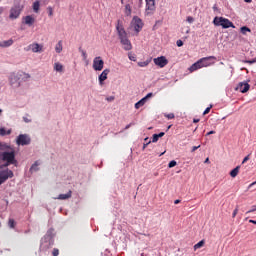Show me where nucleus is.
Returning a JSON list of instances; mask_svg holds the SVG:
<instances>
[{"mask_svg": "<svg viewBox=\"0 0 256 256\" xmlns=\"http://www.w3.org/2000/svg\"><path fill=\"white\" fill-rule=\"evenodd\" d=\"M147 65H149V61L138 62V67H147Z\"/></svg>", "mask_w": 256, "mask_h": 256, "instance_id": "obj_33", "label": "nucleus"}, {"mask_svg": "<svg viewBox=\"0 0 256 256\" xmlns=\"http://www.w3.org/2000/svg\"><path fill=\"white\" fill-rule=\"evenodd\" d=\"M22 11H23V5L15 4L10 9L9 19H11L12 21H15V19H19Z\"/></svg>", "mask_w": 256, "mask_h": 256, "instance_id": "obj_7", "label": "nucleus"}, {"mask_svg": "<svg viewBox=\"0 0 256 256\" xmlns=\"http://www.w3.org/2000/svg\"><path fill=\"white\" fill-rule=\"evenodd\" d=\"M132 125H135L133 122H131L130 124L126 125L125 129H130V127H132Z\"/></svg>", "mask_w": 256, "mask_h": 256, "instance_id": "obj_50", "label": "nucleus"}, {"mask_svg": "<svg viewBox=\"0 0 256 256\" xmlns=\"http://www.w3.org/2000/svg\"><path fill=\"white\" fill-rule=\"evenodd\" d=\"M158 141H159V138H158L157 134H153L152 143H157Z\"/></svg>", "mask_w": 256, "mask_h": 256, "instance_id": "obj_37", "label": "nucleus"}, {"mask_svg": "<svg viewBox=\"0 0 256 256\" xmlns=\"http://www.w3.org/2000/svg\"><path fill=\"white\" fill-rule=\"evenodd\" d=\"M249 223H253V225H256V220H249Z\"/></svg>", "mask_w": 256, "mask_h": 256, "instance_id": "obj_55", "label": "nucleus"}, {"mask_svg": "<svg viewBox=\"0 0 256 256\" xmlns=\"http://www.w3.org/2000/svg\"><path fill=\"white\" fill-rule=\"evenodd\" d=\"M239 169H241V166H237L236 168L231 170L230 176L233 178L237 177V175H239Z\"/></svg>", "mask_w": 256, "mask_h": 256, "instance_id": "obj_26", "label": "nucleus"}, {"mask_svg": "<svg viewBox=\"0 0 256 256\" xmlns=\"http://www.w3.org/2000/svg\"><path fill=\"white\" fill-rule=\"evenodd\" d=\"M204 163H209V158H206Z\"/></svg>", "mask_w": 256, "mask_h": 256, "instance_id": "obj_60", "label": "nucleus"}, {"mask_svg": "<svg viewBox=\"0 0 256 256\" xmlns=\"http://www.w3.org/2000/svg\"><path fill=\"white\" fill-rule=\"evenodd\" d=\"M203 245H205V241L201 240L200 242H198L197 244L194 245V249H201V247H203Z\"/></svg>", "mask_w": 256, "mask_h": 256, "instance_id": "obj_29", "label": "nucleus"}, {"mask_svg": "<svg viewBox=\"0 0 256 256\" xmlns=\"http://www.w3.org/2000/svg\"><path fill=\"white\" fill-rule=\"evenodd\" d=\"M153 62L155 65H157L161 69H163V67H165L167 63H169V61L167 60V58H165V56L154 58Z\"/></svg>", "mask_w": 256, "mask_h": 256, "instance_id": "obj_13", "label": "nucleus"}, {"mask_svg": "<svg viewBox=\"0 0 256 256\" xmlns=\"http://www.w3.org/2000/svg\"><path fill=\"white\" fill-rule=\"evenodd\" d=\"M41 5H40V3H39V1H35L34 3H33V11H34V13H39V7H40Z\"/></svg>", "mask_w": 256, "mask_h": 256, "instance_id": "obj_27", "label": "nucleus"}, {"mask_svg": "<svg viewBox=\"0 0 256 256\" xmlns=\"http://www.w3.org/2000/svg\"><path fill=\"white\" fill-rule=\"evenodd\" d=\"M111 73V70L104 69L98 77L99 85H103L104 81H107V76Z\"/></svg>", "mask_w": 256, "mask_h": 256, "instance_id": "obj_15", "label": "nucleus"}, {"mask_svg": "<svg viewBox=\"0 0 256 256\" xmlns=\"http://www.w3.org/2000/svg\"><path fill=\"white\" fill-rule=\"evenodd\" d=\"M155 0H146L145 15L151 16L155 13Z\"/></svg>", "mask_w": 256, "mask_h": 256, "instance_id": "obj_11", "label": "nucleus"}, {"mask_svg": "<svg viewBox=\"0 0 256 256\" xmlns=\"http://www.w3.org/2000/svg\"><path fill=\"white\" fill-rule=\"evenodd\" d=\"M254 185H256V181H255V182H252V183L249 185V189H251V187H253Z\"/></svg>", "mask_w": 256, "mask_h": 256, "instance_id": "obj_53", "label": "nucleus"}, {"mask_svg": "<svg viewBox=\"0 0 256 256\" xmlns=\"http://www.w3.org/2000/svg\"><path fill=\"white\" fill-rule=\"evenodd\" d=\"M164 117H166L167 119H175V114L173 113L165 114Z\"/></svg>", "mask_w": 256, "mask_h": 256, "instance_id": "obj_36", "label": "nucleus"}, {"mask_svg": "<svg viewBox=\"0 0 256 256\" xmlns=\"http://www.w3.org/2000/svg\"><path fill=\"white\" fill-rule=\"evenodd\" d=\"M47 11H48L49 17H53V7L49 6V7L47 8Z\"/></svg>", "mask_w": 256, "mask_h": 256, "instance_id": "obj_35", "label": "nucleus"}, {"mask_svg": "<svg viewBox=\"0 0 256 256\" xmlns=\"http://www.w3.org/2000/svg\"><path fill=\"white\" fill-rule=\"evenodd\" d=\"M52 254H53V256H58L59 255V249L54 248Z\"/></svg>", "mask_w": 256, "mask_h": 256, "instance_id": "obj_43", "label": "nucleus"}, {"mask_svg": "<svg viewBox=\"0 0 256 256\" xmlns=\"http://www.w3.org/2000/svg\"><path fill=\"white\" fill-rule=\"evenodd\" d=\"M55 237V230L53 228H50L46 235L41 239L40 243V253H47L51 247H53L55 240L53 239Z\"/></svg>", "mask_w": 256, "mask_h": 256, "instance_id": "obj_3", "label": "nucleus"}, {"mask_svg": "<svg viewBox=\"0 0 256 256\" xmlns=\"http://www.w3.org/2000/svg\"><path fill=\"white\" fill-rule=\"evenodd\" d=\"M130 61H135V58L129 57Z\"/></svg>", "mask_w": 256, "mask_h": 256, "instance_id": "obj_62", "label": "nucleus"}, {"mask_svg": "<svg viewBox=\"0 0 256 256\" xmlns=\"http://www.w3.org/2000/svg\"><path fill=\"white\" fill-rule=\"evenodd\" d=\"M9 165H11V164H9V162H6V163L4 164V167H9Z\"/></svg>", "mask_w": 256, "mask_h": 256, "instance_id": "obj_58", "label": "nucleus"}, {"mask_svg": "<svg viewBox=\"0 0 256 256\" xmlns=\"http://www.w3.org/2000/svg\"><path fill=\"white\" fill-rule=\"evenodd\" d=\"M158 138L160 139V137H165V132H160L159 134H157Z\"/></svg>", "mask_w": 256, "mask_h": 256, "instance_id": "obj_48", "label": "nucleus"}, {"mask_svg": "<svg viewBox=\"0 0 256 256\" xmlns=\"http://www.w3.org/2000/svg\"><path fill=\"white\" fill-rule=\"evenodd\" d=\"M237 213H239V208H236L233 213H232V217L235 218L237 217Z\"/></svg>", "mask_w": 256, "mask_h": 256, "instance_id": "obj_42", "label": "nucleus"}, {"mask_svg": "<svg viewBox=\"0 0 256 256\" xmlns=\"http://www.w3.org/2000/svg\"><path fill=\"white\" fill-rule=\"evenodd\" d=\"M244 63H248L249 65H253V63H256V58L252 60H245Z\"/></svg>", "mask_w": 256, "mask_h": 256, "instance_id": "obj_39", "label": "nucleus"}, {"mask_svg": "<svg viewBox=\"0 0 256 256\" xmlns=\"http://www.w3.org/2000/svg\"><path fill=\"white\" fill-rule=\"evenodd\" d=\"M39 165H41V162L39 160L35 161L30 167V173H37L39 171Z\"/></svg>", "mask_w": 256, "mask_h": 256, "instance_id": "obj_19", "label": "nucleus"}, {"mask_svg": "<svg viewBox=\"0 0 256 256\" xmlns=\"http://www.w3.org/2000/svg\"><path fill=\"white\" fill-rule=\"evenodd\" d=\"M247 161H249V155L246 156V157L243 159L242 164H243V163H247Z\"/></svg>", "mask_w": 256, "mask_h": 256, "instance_id": "obj_49", "label": "nucleus"}, {"mask_svg": "<svg viewBox=\"0 0 256 256\" xmlns=\"http://www.w3.org/2000/svg\"><path fill=\"white\" fill-rule=\"evenodd\" d=\"M250 87L251 86L247 82H240L238 85V89H239L240 93H247V91H249Z\"/></svg>", "mask_w": 256, "mask_h": 256, "instance_id": "obj_17", "label": "nucleus"}, {"mask_svg": "<svg viewBox=\"0 0 256 256\" xmlns=\"http://www.w3.org/2000/svg\"><path fill=\"white\" fill-rule=\"evenodd\" d=\"M105 65V62L100 56H97L93 59V69L94 71H103V67Z\"/></svg>", "mask_w": 256, "mask_h": 256, "instance_id": "obj_10", "label": "nucleus"}, {"mask_svg": "<svg viewBox=\"0 0 256 256\" xmlns=\"http://www.w3.org/2000/svg\"><path fill=\"white\" fill-rule=\"evenodd\" d=\"M23 121L24 123H31V118H29V116H23Z\"/></svg>", "mask_w": 256, "mask_h": 256, "instance_id": "obj_38", "label": "nucleus"}, {"mask_svg": "<svg viewBox=\"0 0 256 256\" xmlns=\"http://www.w3.org/2000/svg\"><path fill=\"white\" fill-rule=\"evenodd\" d=\"M54 71H57V73H63V64L59 62L54 63Z\"/></svg>", "mask_w": 256, "mask_h": 256, "instance_id": "obj_22", "label": "nucleus"}, {"mask_svg": "<svg viewBox=\"0 0 256 256\" xmlns=\"http://www.w3.org/2000/svg\"><path fill=\"white\" fill-rule=\"evenodd\" d=\"M241 33L242 35H247V33H251V29L247 26L241 27Z\"/></svg>", "mask_w": 256, "mask_h": 256, "instance_id": "obj_28", "label": "nucleus"}, {"mask_svg": "<svg viewBox=\"0 0 256 256\" xmlns=\"http://www.w3.org/2000/svg\"><path fill=\"white\" fill-rule=\"evenodd\" d=\"M11 133V129L6 130L5 128H0V137H5V135H11Z\"/></svg>", "mask_w": 256, "mask_h": 256, "instance_id": "obj_23", "label": "nucleus"}, {"mask_svg": "<svg viewBox=\"0 0 256 256\" xmlns=\"http://www.w3.org/2000/svg\"><path fill=\"white\" fill-rule=\"evenodd\" d=\"M209 135H215V131L211 130L210 132H208V133L206 134V136H209Z\"/></svg>", "mask_w": 256, "mask_h": 256, "instance_id": "obj_52", "label": "nucleus"}, {"mask_svg": "<svg viewBox=\"0 0 256 256\" xmlns=\"http://www.w3.org/2000/svg\"><path fill=\"white\" fill-rule=\"evenodd\" d=\"M106 99H107V101H115V97H113V96H110V97H108Z\"/></svg>", "mask_w": 256, "mask_h": 256, "instance_id": "obj_51", "label": "nucleus"}, {"mask_svg": "<svg viewBox=\"0 0 256 256\" xmlns=\"http://www.w3.org/2000/svg\"><path fill=\"white\" fill-rule=\"evenodd\" d=\"M8 227H10V229H15V220L14 219H9L8 221Z\"/></svg>", "mask_w": 256, "mask_h": 256, "instance_id": "obj_31", "label": "nucleus"}, {"mask_svg": "<svg viewBox=\"0 0 256 256\" xmlns=\"http://www.w3.org/2000/svg\"><path fill=\"white\" fill-rule=\"evenodd\" d=\"M22 23L28 25V27H32V25L35 24V18L31 15H27L22 18Z\"/></svg>", "mask_w": 256, "mask_h": 256, "instance_id": "obj_16", "label": "nucleus"}, {"mask_svg": "<svg viewBox=\"0 0 256 256\" xmlns=\"http://www.w3.org/2000/svg\"><path fill=\"white\" fill-rule=\"evenodd\" d=\"M212 107H213L212 105H210V107H207V108L204 110L203 115H207V114L209 113V111H211V108H212Z\"/></svg>", "mask_w": 256, "mask_h": 256, "instance_id": "obj_41", "label": "nucleus"}, {"mask_svg": "<svg viewBox=\"0 0 256 256\" xmlns=\"http://www.w3.org/2000/svg\"><path fill=\"white\" fill-rule=\"evenodd\" d=\"M176 165H177V161L172 160L169 162L168 167H169V169H172V167H175Z\"/></svg>", "mask_w": 256, "mask_h": 256, "instance_id": "obj_34", "label": "nucleus"}, {"mask_svg": "<svg viewBox=\"0 0 256 256\" xmlns=\"http://www.w3.org/2000/svg\"><path fill=\"white\" fill-rule=\"evenodd\" d=\"M13 177H15L13 170H10L9 168L0 170V185H3V183H5L8 179H13Z\"/></svg>", "mask_w": 256, "mask_h": 256, "instance_id": "obj_9", "label": "nucleus"}, {"mask_svg": "<svg viewBox=\"0 0 256 256\" xmlns=\"http://www.w3.org/2000/svg\"><path fill=\"white\" fill-rule=\"evenodd\" d=\"M71 195H72V192L69 191L68 193L66 194H60L58 197H56L55 199H59L60 201H65L67 199H71Z\"/></svg>", "mask_w": 256, "mask_h": 256, "instance_id": "obj_20", "label": "nucleus"}, {"mask_svg": "<svg viewBox=\"0 0 256 256\" xmlns=\"http://www.w3.org/2000/svg\"><path fill=\"white\" fill-rule=\"evenodd\" d=\"M213 11H217V5L213 6Z\"/></svg>", "mask_w": 256, "mask_h": 256, "instance_id": "obj_59", "label": "nucleus"}, {"mask_svg": "<svg viewBox=\"0 0 256 256\" xmlns=\"http://www.w3.org/2000/svg\"><path fill=\"white\" fill-rule=\"evenodd\" d=\"M0 157L2 161H6L8 165H17V160L15 159V151L11 152H2L0 153Z\"/></svg>", "mask_w": 256, "mask_h": 256, "instance_id": "obj_5", "label": "nucleus"}, {"mask_svg": "<svg viewBox=\"0 0 256 256\" xmlns=\"http://www.w3.org/2000/svg\"><path fill=\"white\" fill-rule=\"evenodd\" d=\"M143 20L139 16H134L131 21V27L134 28V31L137 35L141 33L143 29Z\"/></svg>", "mask_w": 256, "mask_h": 256, "instance_id": "obj_8", "label": "nucleus"}, {"mask_svg": "<svg viewBox=\"0 0 256 256\" xmlns=\"http://www.w3.org/2000/svg\"><path fill=\"white\" fill-rule=\"evenodd\" d=\"M145 103H147L146 98H142L141 100H139V101L135 104V109H140V107H143V105H145Z\"/></svg>", "mask_w": 256, "mask_h": 256, "instance_id": "obj_24", "label": "nucleus"}, {"mask_svg": "<svg viewBox=\"0 0 256 256\" xmlns=\"http://www.w3.org/2000/svg\"><path fill=\"white\" fill-rule=\"evenodd\" d=\"M11 45H13V39L4 40L0 42V47L2 48L11 47Z\"/></svg>", "mask_w": 256, "mask_h": 256, "instance_id": "obj_21", "label": "nucleus"}, {"mask_svg": "<svg viewBox=\"0 0 256 256\" xmlns=\"http://www.w3.org/2000/svg\"><path fill=\"white\" fill-rule=\"evenodd\" d=\"M176 45L177 47H183V42L181 40H177Z\"/></svg>", "mask_w": 256, "mask_h": 256, "instance_id": "obj_46", "label": "nucleus"}, {"mask_svg": "<svg viewBox=\"0 0 256 256\" xmlns=\"http://www.w3.org/2000/svg\"><path fill=\"white\" fill-rule=\"evenodd\" d=\"M193 21H195V19H194L193 17H191V16H188V17H187V22H188V23L191 24V23H193Z\"/></svg>", "mask_w": 256, "mask_h": 256, "instance_id": "obj_44", "label": "nucleus"}, {"mask_svg": "<svg viewBox=\"0 0 256 256\" xmlns=\"http://www.w3.org/2000/svg\"><path fill=\"white\" fill-rule=\"evenodd\" d=\"M215 59H217L215 56H208V57L201 58L199 61H200L201 67H211V65H213L214 63V62H211V60H215Z\"/></svg>", "mask_w": 256, "mask_h": 256, "instance_id": "obj_12", "label": "nucleus"}, {"mask_svg": "<svg viewBox=\"0 0 256 256\" xmlns=\"http://www.w3.org/2000/svg\"><path fill=\"white\" fill-rule=\"evenodd\" d=\"M198 69H203V67L201 66L200 60H198L196 63L192 64L189 68V71L191 73H193V71H197Z\"/></svg>", "mask_w": 256, "mask_h": 256, "instance_id": "obj_18", "label": "nucleus"}, {"mask_svg": "<svg viewBox=\"0 0 256 256\" xmlns=\"http://www.w3.org/2000/svg\"><path fill=\"white\" fill-rule=\"evenodd\" d=\"M116 31L118 33V38L120 39V43L123 46L124 51H131L133 49V45L131 44V40H129V36L121 21L118 20L116 25Z\"/></svg>", "mask_w": 256, "mask_h": 256, "instance_id": "obj_2", "label": "nucleus"}, {"mask_svg": "<svg viewBox=\"0 0 256 256\" xmlns=\"http://www.w3.org/2000/svg\"><path fill=\"white\" fill-rule=\"evenodd\" d=\"M79 51H80V53L83 57V60L87 61V52L85 50L81 49V48H79Z\"/></svg>", "mask_w": 256, "mask_h": 256, "instance_id": "obj_32", "label": "nucleus"}, {"mask_svg": "<svg viewBox=\"0 0 256 256\" xmlns=\"http://www.w3.org/2000/svg\"><path fill=\"white\" fill-rule=\"evenodd\" d=\"M30 79L31 75L23 71L11 72L8 76L9 85L14 89H18L22 83H27Z\"/></svg>", "mask_w": 256, "mask_h": 256, "instance_id": "obj_1", "label": "nucleus"}, {"mask_svg": "<svg viewBox=\"0 0 256 256\" xmlns=\"http://www.w3.org/2000/svg\"><path fill=\"white\" fill-rule=\"evenodd\" d=\"M199 147H201V145L193 146V147H192V153H195V151H196L197 149H199Z\"/></svg>", "mask_w": 256, "mask_h": 256, "instance_id": "obj_47", "label": "nucleus"}, {"mask_svg": "<svg viewBox=\"0 0 256 256\" xmlns=\"http://www.w3.org/2000/svg\"><path fill=\"white\" fill-rule=\"evenodd\" d=\"M230 69H232V71H231V75H233V68H232V66H230Z\"/></svg>", "mask_w": 256, "mask_h": 256, "instance_id": "obj_64", "label": "nucleus"}, {"mask_svg": "<svg viewBox=\"0 0 256 256\" xmlns=\"http://www.w3.org/2000/svg\"><path fill=\"white\" fill-rule=\"evenodd\" d=\"M16 145L18 147H25L31 145V136L29 134H20L16 137Z\"/></svg>", "mask_w": 256, "mask_h": 256, "instance_id": "obj_6", "label": "nucleus"}, {"mask_svg": "<svg viewBox=\"0 0 256 256\" xmlns=\"http://www.w3.org/2000/svg\"><path fill=\"white\" fill-rule=\"evenodd\" d=\"M26 51H32V53H41L43 51V45L39 43H32L28 46Z\"/></svg>", "mask_w": 256, "mask_h": 256, "instance_id": "obj_14", "label": "nucleus"}, {"mask_svg": "<svg viewBox=\"0 0 256 256\" xmlns=\"http://www.w3.org/2000/svg\"><path fill=\"white\" fill-rule=\"evenodd\" d=\"M125 15H127V17H129V15H131V5L127 4L125 6Z\"/></svg>", "mask_w": 256, "mask_h": 256, "instance_id": "obj_30", "label": "nucleus"}, {"mask_svg": "<svg viewBox=\"0 0 256 256\" xmlns=\"http://www.w3.org/2000/svg\"><path fill=\"white\" fill-rule=\"evenodd\" d=\"M245 1V3H251V1H253V0H244Z\"/></svg>", "mask_w": 256, "mask_h": 256, "instance_id": "obj_61", "label": "nucleus"}, {"mask_svg": "<svg viewBox=\"0 0 256 256\" xmlns=\"http://www.w3.org/2000/svg\"><path fill=\"white\" fill-rule=\"evenodd\" d=\"M149 143H151V141H149L148 143L143 145V149H145V147H147V145H149Z\"/></svg>", "mask_w": 256, "mask_h": 256, "instance_id": "obj_57", "label": "nucleus"}, {"mask_svg": "<svg viewBox=\"0 0 256 256\" xmlns=\"http://www.w3.org/2000/svg\"><path fill=\"white\" fill-rule=\"evenodd\" d=\"M256 211V205L252 206L250 210H248L246 213L249 214V213H255Z\"/></svg>", "mask_w": 256, "mask_h": 256, "instance_id": "obj_40", "label": "nucleus"}, {"mask_svg": "<svg viewBox=\"0 0 256 256\" xmlns=\"http://www.w3.org/2000/svg\"><path fill=\"white\" fill-rule=\"evenodd\" d=\"M213 23L216 27H222V29H229L230 27L235 29V24H233V22L227 18L216 16L213 20Z\"/></svg>", "mask_w": 256, "mask_h": 256, "instance_id": "obj_4", "label": "nucleus"}, {"mask_svg": "<svg viewBox=\"0 0 256 256\" xmlns=\"http://www.w3.org/2000/svg\"><path fill=\"white\" fill-rule=\"evenodd\" d=\"M56 53H61L63 51V41H58V43L55 46Z\"/></svg>", "mask_w": 256, "mask_h": 256, "instance_id": "obj_25", "label": "nucleus"}, {"mask_svg": "<svg viewBox=\"0 0 256 256\" xmlns=\"http://www.w3.org/2000/svg\"><path fill=\"white\" fill-rule=\"evenodd\" d=\"M4 147H5L6 149H9V145H4Z\"/></svg>", "mask_w": 256, "mask_h": 256, "instance_id": "obj_63", "label": "nucleus"}, {"mask_svg": "<svg viewBox=\"0 0 256 256\" xmlns=\"http://www.w3.org/2000/svg\"><path fill=\"white\" fill-rule=\"evenodd\" d=\"M153 96V93H148L143 99H146V101H147V99H151V97Z\"/></svg>", "mask_w": 256, "mask_h": 256, "instance_id": "obj_45", "label": "nucleus"}, {"mask_svg": "<svg viewBox=\"0 0 256 256\" xmlns=\"http://www.w3.org/2000/svg\"><path fill=\"white\" fill-rule=\"evenodd\" d=\"M179 203H181V200H175V201H174V204H175V205H179Z\"/></svg>", "mask_w": 256, "mask_h": 256, "instance_id": "obj_54", "label": "nucleus"}, {"mask_svg": "<svg viewBox=\"0 0 256 256\" xmlns=\"http://www.w3.org/2000/svg\"><path fill=\"white\" fill-rule=\"evenodd\" d=\"M193 123H199V119L194 118Z\"/></svg>", "mask_w": 256, "mask_h": 256, "instance_id": "obj_56", "label": "nucleus"}]
</instances>
